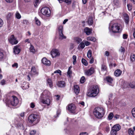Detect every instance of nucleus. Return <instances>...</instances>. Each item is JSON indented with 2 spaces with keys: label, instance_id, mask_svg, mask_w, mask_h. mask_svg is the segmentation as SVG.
<instances>
[{
  "label": "nucleus",
  "instance_id": "10",
  "mask_svg": "<svg viewBox=\"0 0 135 135\" xmlns=\"http://www.w3.org/2000/svg\"><path fill=\"white\" fill-rule=\"evenodd\" d=\"M68 109L70 112L73 113H75V110L76 109V107L74 104H71L69 105Z\"/></svg>",
  "mask_w": 135,
  "mask_h": 135
},
{
  "label": "nucleus",
  "instance_id": "3",
  "mask_svg": "<svg viewBox=\"0 0 135 135\" xmlns=\"http://www.w3.org/2000/svg\"><path fill=\"white\" fill-rule=\"evenodd\" d=\"M99 91L98 86L94 85L93 86L91 90L88 93V95L90 97H94L96 96Z\"/></svg>",
  "mask_w": 135,
  "mask_h": 135
},
{
  "label": "nucleus",
  "instance_id": "7",
  "mask_svg": "<svg viewBox=\"0 0 135 135\" xmlns=\"http://www.w3.org/2000/svg\"><path fill=\"white\" fill-rule=\"evenodd\" d=\"M51 54L52 57L54 58L56 56H59L60 54V52L57 49H53L51 51Z\"/></svg>",
  "mask_w": 135,
  "mask_h": 135
},
{
  "label": "nucleus",
  "instance_id": "61",
  "mask_svg": "<svg viewBox=\"0 0 135 135\" xmlns=\"http://www.w3.org/2000/svg\"><path fill=\"white\" fill-rule=\"evenodd\" d=\"M119 115H116L114 116V118H115L116 119H118L119 118Z\"/></svg>",
  "mask_w": 135,
  "mask_h": 135
},
{
  "label": "nucleus",
  "instance_id": "41",
  "mask_svg": "<svg viewBox=\"0 0 135 135\" xmlns=\"http://www.w3.org/2000/svg\"><path fill=\"white\" fill-rule=\"evenodd\" d=\"M113 116V114L111 113H110L108 116V118L109 120H111L112 119Z\"/></svg>",
  "mask_w": 135,
  "mask_h": 135
},
{
  "label": "nucleus",
  "instance_id": "12",
  "mask_svg": "<svg viewBox=\"0 0 135 135\" xmlns=\"http://www.w3.org/2000/svg\"><path fill=\"white\" fill-rule=\"evenodd\" d=\"M42 63L47 66H49L51 64L50 61L47 60L45 57H44L42 59Z\"/></svg>",
  "mask_w": 135,
  "mask_h": 135
},
{
  "label": "nucleus",
  "instance_id": "19",
  "mask_svg": "<svg viewBox=\"0 0 135 135\" xmlns=\"http://www.w3.org/2000/svg\"><path fill=\"white\" fill-rule=\"evenodd\" d=\"M74 91L76 94H78L79 92V87L78 85H75L74 86Z\"/></svg>",
  "mask_w": 135,
  "mask_h": 135
},
{
  "label": "nucleus",
  "instance_id": "20",
  "mask_svg": "<svg viewBox=\"0 0 135 135\" xmlns=\"http://www.w3.org/2000/svg\"><path fill=\"white\" fill-rule=\"evenodd\" d=\"M122 73V71L120 70L117 69L115 71L114 74L116 76H119L121 75Z\"/></svg>",
  "mask_w": 135,
  "mask_h": 135
},
{
  "label": "nucleus",
  "instance_id": "9",
  "mask_svg": "<svg viewBox=\"0 0 135 135\" xmlns=\"http://www.w3.org/2000/svg\"><path fill=\"white\" fill-rule=\"evenodd\" d=\"M51 96V95L50 92L47 90H45L41 94L40 97L50 98Z\"/></svg>",
  "mask_w": 135,
  "mask_h": 135
},
{
  "label": "nucleus",
  "instance_id": "15",
  "mask_svg": "<svg viewBox=\"0 0 135 135\" xmlns=\"http://www.w3.org/2000/svg\"><path fill=\"white\" fill-rule=\"evenodd\" d=\"M19 46H14L13 48V52L15 54H18L20 52V49Z\"/></svg>",
  "mask_w": 135,
  "mask_h": 135
},
{
  "label": "nucleus",
  "instance_id": "26",
  "mask_svg": "<svg viewBox=\"0 0 135 135\" xmlns=\"http://www.w3.org/2000/svg\"><path fill=\"white\" fill-rule=\"evenodd\" d=\"M63 26L62 25H60L58 27V31L59 33L63 32Z\"/></svg>",
  "mask_w": 135,
  "mask_h": 135
},
{
  "label": "nucleus",
  "instance_id": "37",
  "mask_svg": "<svg viewBox=\"0 0 135 135\" xmlns=\"http://www.w3.org/2000/svg\"><path fill=\"white\" fill-rule=\"evenodd\" d=\"M35 20L36 24L38 26H40L41 25V22L36 17H35Z\"/></svg>",
  "mask_w": 135,
  "mask_h": 135
},
{
  "label": "nucleus",
  "instance_id": "45",
  "mask_svg": "<svg viewBox=\"0 0 135 135\" xmlns=\"http://www.w3.org/2000/svg\"><path fill=\"white\" fill-rule=\"evenodd\" d=\"M59 73L60 75H61V70H58L55 71L54 72V73Z\"/></svg>",
  "mask_w": 135,
  "mask_h": 135
},
{
  "label": "nucleus",
  "instance_id": "16",
  "mask_svg": "<svg viewBox=\"0 0 135 135\" xmlns=\"http://www.w3.org/2000/svg\"><path fill=\"white\" fill-rule=\"evenodd\" d=\"M57 85L60 87H63L65 86V83L64 81H60L58 82Z\"/></svg>",
  "mask_w": 135,
  "mask_h": 135
},
{
  "label": "nucleus",
  "instance_id": "55",
  "mask_svg": "<svg viewBox=\"0 0 135 135\" xmlns=\"http://www.w3.org/2000/svg\"><path fill=\"white\" fill-rule=\"evenodd\" d=\"M129 85L132 88H135V86L134 85L131 83H130L129 84Z\"/></svg>",
  "mask_w": 135,
  "mask_h": 135
},
{
  "label": "nucleus",
  "instance_id": "47",
  "mask_svg": "<svg viewBox=\"0 0 135 135\" xmlns=\"http://www.w3.org/2000/svg\"><path fill=\"white\" fill-rule=\"evenodd\" d=\"M135 58V56L134 55H131L130 59L132 61H133L134 60Z\"/></svg>",
  "mask_w": 135,
  "mask_h": 135
},
{
  "label": "nucleus",
  "instance_id": "8",
  "mask_svg": "<svg viewBox=\"0 0 135 135\" xmlns=\"http://www.w3.org/2000/svg\"><path fill=\"white\" fill-rule=\"evenodd\" d=\"M45 97H40V99L41 102L44 104H46L48 105H49L50 104V98L45 99Z\"/></svg>",
  "mask_w": 135,
  "mask_h": 135
},
{
  "label": "nucleus",
  "instance_id": "31",
  "mask_svg": "<svg viewBox=\"0 0 135 135\" xmlns=\"http://www.w3.org/2000/svg\"><path fill=\"white\" fill-rule=\"evenodd\" d=\"M117 132V131L114 130V129H113L112 128L110 131V134L112 135H116Z\"/></svg>",
  "mask_w": 135,
  "mask_h": 135
},
{
  "label": "nucleus",
  "instance_id": "13",
  "mask_svg": "<svg viewBox=\"0 0 135 135\" xmlns=\"http://www.w3.org/2000/svg\"><path fill=\"white\" fill-rule=\"evenodd\" d=\"M94 69L93 68H91L90 69L86 70L85 72V74L87 75H90L94 72Z\"/></svg>",
  "mask_w": 135,
  "mask_h": 135
},
{
  "label": "nucleus",
  "instance_id": "5",
  "mask_svg": "<svg viewBox=\"0 0 135 135\" xmlns=\"http://www.w3.org/2000/svg\"><path fill=\"white\" fill-rule=\"evenodd\" d=\"M9 102L12 106H16L18 104V101L16 97L13 96L11 98Z\"/></svg>",
  "mask_w": 135,
  "mask_h": 135
},
{
  "label": "nucleus",
  "instance_id": "50",
  "mask_svg": "<svg viewBox=\"0 0 135 135\" xmlns=\"http://www.w3.org/2000/svg\"><path fill=\"white\" fill-rule=\"evenodd\" d=\"M36 131L35 130H32L31 131L30 133V135H34L36 133Z\"/></svg>",
  "mask_w": 135,
  "mask_h": 135
},
{
  "label": "nucleus",
  "instance_id": "4",
  "mask_svg": "<svg viewBox=\"0 0 135 135\" xmlns=\"http://www.w3.org/2000/svg\"><path fill=\"white\" fill-rule=\"evenodd\" d=\"M41 12L43 15L47 17L50 16L51 13L50 9L47 7L43 8L41 10Z\"/></svg>",
  "mask_w": 135,
  "mask_h": 135
},
{
  "label": "nucleus",
  "instance_id": "43",
  "mask_svg": "<svg viewBox=\"0 0 135 135\" xmlns=\"http://www.w3.org/2000/svg\"><path fill=\"white\" fill-rule=\"evenodd\" d=\"M71 0H64V1L68 4H70L71 3Z\"/></svg>",
  "mask_w": 135,
  "mask_h": 135
},
{
  "label": "nucleus",
  "instance_id": "2",
  "mask_svg": "<svg viewBox=\"0 0 135 135\" xmlns=\"http://www.w3.org/2000/svg\"><path fill=\"white\" fill-rule=\"evenodd\" d=\"M109 26L111 27L112 31L113 32H119L121 31V26L119 24L113 23V22L112 21L110 23Z\"/></svg>",
  "mask_w": 135,
  "mask_h": 135
},
{
  "label": "nucleus",
  "instance_id": "52",
  "mask_svg": "<svg viewBox=\"0 0 135 135\" xmlns=\"http://www.w3.org/2000/svg\"><path fill=\"white\" fill-rule=\"evenodd\" d=\"M120 51L121 52H122L123 53H124L125 52V50L124 48V47L121 46L120 47Z\"/></svg>",
  "mask_w": 135,
  "mask_h": 135
},
{
  "label": "nucleus",
  "instance_id": "60",
  "mask_svg": "<svg viewBox=\"0 0 135 135\" xmlns=\"http://www.w3.org/2000/svg\"><path fill=\"white\" fill-rule=\"evenodd\" d=\"M128 35L126 34H123V38L124 39H126L127 38Z\"/></svg>",
  "mask_w": 135,
  "mask_h": 135
},
{
  "label": "nucleus",
  "instance_id": "27",
  "mask_svg": "<svg viewBox=\"0 0 135 135\" xmlns=\"http://www.w3.org/2000/svg\"><path fill=\"white\" fill-rule=\"evenodd\" d=\"M72 68L71 66H70L67 72V74L69 77L70 76V75L72 74V71L71 70V69Z\"/></svg>",
  "mask_w": 135,
  "mask_h": 135
},
{
  "label": "nucleus",
  "instance_id": "44",
  "mask_svg": "<svg viewBox=\"0 0 135 135\" xmlns=\"http://www.w3.org/2000/svg\"><path fill=\"white\" fill-rule=\"evenodd\" d=\"M127 7L129 11H131L132 9V5L130 4H127Z\"/></svg>",
  "mask_w": 135,
  "mask_h": 135
},
{
  "label": "nucleus",
  "instance_id": "40",
  "mask_svg": "<svg viewBox=\"0 0 135 135\" xmlns=\"http://www.w3.org/2000/svg\"><path fill=\"white\" fill-rule=\"evenodd\" d=\"M73 64L74 65L76 62V56L73 55Z\"/></svg>",
  "mask_w": 135,
  "mask_h": 135
},
{
  "label": "nucleus",
  "instance_id": "29",
  "mask_svg": "<svg viewBox=\"0 0 135 135\" xmlns=\"http://www.w3.org/2000/svg\"><path fill=\"white\" fill-rule=\"evenodd\" d=\"M128 132L129 135H134V133L133 130L131 128H129L128 131Z\"/></svg>",
  "mask_w": 135,
  "mask_h": 135
},
{
  "label": "nucleus",
  "instance_id": "23",
  "mask_svg": "<svg viewBox=\"0 0 135 135\" xmlns=\"http://www.w3.org/2000/svg\"><path fill=\"white\" fill-rule=\"evenodd\" d=\"M88 23L89 25H92L93 23V18L92 17H89L88 21Z\"/></svg>",
  "mask_w": 135,
  "mask_h": 135
},
{
  "label": "nucleus",
  "instance_id": "35",
  "mask_svg": "<svg viewBox=\"0 0 135 135\" xmlns=\"http://www.w3.org/2000/svg\"><path fill=\"white\" fill-rule=\"evenodd\" d=\"M124 17L125 22L127 24H128L129 22V16L127 15H126Z\"/></svg>",
  "mask_w": 135,
  "mask_h": 135
},
{
  "label": "nucleus",
  "instance_id": "1",
  "mask_svg": "<svg viewBox=\"0 0 135 135\" xmlns=\"http://www.w3.org/2000/svg\"><path fill=\"white\" fill-rule=\"evenodd\" d=\"M105 111L102 107H97L94 111V114L97 118L100 119L103 117L104 115Z\"/></svg>",
  "mask_w": 135,
  "mask_h": 135
},
{
  "label": "nucleus",
  "instance_id": "48",
  "mask_svg": "<svg viewBox=\"0 0 135 135\" xmlns=\"http://www.w3.org/2000/svg\"><path fill=\"white\" fill-rule=\"evenodd\" d=\"M23 23L24 25H28L29 23V22L28 20H25L23 21Z\"/></svg>",
  "mask_w": 135,
  "mask_h": 135
},
{
  "label": "nucleus",
  "instance_id": "21",
  "mask_svg": "<svg viewBox=\"0 0 135 135\" xmlns=\"http://www.w3.org/2000/svg\"><path fill=\"white\" fill-rule=\"evenodd\" d=\"M47 85H48L50 88H52L53 86V83L52 82L51 79H48L47 80Z\"/></svg>",
  "mask_w": 135,
  "mask_h": 135
},
{
  "label": "nucleus",
  "instance_id": "38",
  "mask_svg": "<svg viewBox=\"0 0 135 135\" xmlns=\"http://www.w3.org/2000/svg\"><path fill=\"white\" fill-rule=\"evenodd\" d=\"M82 63L85 65H88V62L87 61L84 59H82Z\"/></svg>",
  "mask_w": 135,
  "mask_h": 135
},
{
  "label": "nucleus",
  "instance_id": "46",
  "mask_svg": "<svg viewBox=\"0 0 135 135\" xmlns=\"http://www.w3.org/2000/svg\"><path fill=\"white\" fill-rule=\"evenodd\" d=\"M132 112L133 117L135 118V107L132 109Z\"/></svg>",
  "mask_w": 135,
  "mask_h": 135
},
{
  "label": "nucleus",
  "instance_id": "30",
  "mask_svg": "<svg viewBox=\"0 0 135 135\" xmlns=\"http://www.w3.org/2000/svg\"><path fill=\"white\" fill-rule=\"evenodd\" d=\"M30 50L31 52H32L33 53H34L35 52V50L34 47L32 45H31Z\"/></svg>",
  "mask_w": 135,
  "mask_h": 135
},
{
  "label": "nucleus",
  "instance_id": "57",
  "mask_svg": "<svg viewBox=\"0 0 135 135\" xmlns=\"http://www.w3.org/2000/svg\"><path fill=\"white\" fill-rule=\"evenodd\" d=\"M30 107L32 108H33L35 107V104L34 103H31L30 104Z\"/></svg>",
  "mask_w": 135,
  "mask_h": 135
},
{
  "label": "nucleus",
  "instance_id": "63",
  "mask_svg": "<svg viewBox=\"0 0 135 135\" xmlns=\"http://www.w3.org/2000/svg\"><path fill=\"white\" fill-rule=\"evenodd\" d=\"M109 52L108 51H106L105 53V55L106 56H108L109 55Z\"/></svg>",
  "mask_w": 135,
  "mask_h": 135
},
{
  "label": "nucleus",
  "instance_id": "58",
  "mask_svg": "<svg viewBox=\"0 0 135 135\" xmlns=\"http://www.w3.org/2000/svg\"><path fill=\"white\" fill-rule=\"evenodd\" d=\"M12 66L13 67H16V68H17L18 66V64L17 63H15L13 64L12 65Z\"/></svg>",
  "mask_w": 135,
  "mask_h": 135
},
{
  "label": "nucleus",
  "instance_id": "62",
  "mask_svg": "<svg viewBox=\"0 0 135 135\" xmlns=\"http://www.w3.org/2000/svg\"><path fill=\"white\" fill-rule=\"evenodd\" d=\"M94 61V59L93 57H92L91 59L90 60L89 62L90 64H92L93 63Z\"/></svg>",
  "mask_w": 135,
  "mask_h": 135
},
{
  "label": "nucleus",
  "instance_id": "6",
  "mask_svg": "<svg viewBox=\"0 0 135 135\" xmlns=\"http://www.w3.org/2000/svg\"><path fill=\"white\" fill-rule=\"evenodd\" d=\"M9 42L12 45H15L18 42L16 38L13 35H12L8 38Z\"/></svg>",
  "mask_w": 135,
  "mask_h": 135
},
{
  "label": "nucleus",
  "instance_id": "59",
  "mask_svg": "<svg viewBox=\"0 0 135 135\" xmlns=\"http://www.w3.org/2000/svg\"><path fill=\"white\" fill-rule=\"evenodd\" d=\"M90 44V43L88 41H86L85 42L84 44L86 46H88Z\"/></svg>",
  "mask_w": 135,
  "mask_h": 135
},
{
  "label": "nucleus",
  "instance_id": "42",
  "mask_svg": "<svg viewBox=\"0 0 135 135\" xmlns=\"http://www.w3.org/2000/svg\"><path fill=\"white\" fill-rule=\"evenodd\" d=\"M85 78L84 76H82L80 80V82L81 83H84L85 81Z\"/></svg>",
  "mask_w": 135,
  "mask_h": 135
},
{
  "label": "nucleus",
  "instance_id": "39",
  "mask_svg": "<svg viewBox=\"0 0 135 135\" xmlns=\"http://www.w3.org/2000/svg\"><path fill=\"white\" fill-rule=\"evenodd\" d=\"M107 69V67L106 66L104 65L103 64L102 65L101 69L103 71Z\"/></svg>",
  "mask_w": 135,
  "mask_h": 135
},
{
  "label": "nucleus",
  "instance_id": "64",
  "mask_svg": "<svg viewBox=\"0 0 135 135\" xmlns=\"http://www.w3.org/2000/svg\"><path fill=\"white\" fill-rule=\"evenodd\" d=\"M79 135H88L86 132L82 133H80Z\"/></svg>",
  "mask_w": 135,
  "mask_h": 135
},
{
  "label": "nucleus",
  "instance_id": "49",
  "mask_svg": "<svg viewBox=\"0 0 135 135\" xmlns=\"http://www.w3.org/2000/svg\"><path fill=\"white\" fill-rule=\"evenodd\" d=\"M3 57V55L2 52H0V61L2 60Z\"/></svg>",
  "mask_w": 135,
  "mask_h": 135
},
{
  "label": "nucleus",
  "instance_id": "25",
  "mask_svg": "<svg viewBox=\"0 0 135 135\" xmlns=\"http://www.w3.org/2000/svg\"><path fill=\"white\" fill-rule=\"evenodd\" d=\"M85 46L83 42H81L79 45L78 48L79 50H80V49H83Z\"/></svg>",
  "mask_w": 135,
  "mask_h": 135
},
{
  "label": "nucleus",
  "instance_id": "28",
  "mask_svg": "<svg viewBox=\"0 0 135 135\" xmlns=\"http://www.w3.org/2000/svg\"><path fill=\"white\" fill-rule=\"evenodd\" d=\"M106 79L107 81L110 83H112L113 81L112 78L109 76L107 77L106 78Z\"/></svg>",
  "mask_w": 135,
  "mask_h": 135
},
{
  "label": "nucleus",
  "instance_id": "11",
  "mask_svg": "<svg viewBox=\"0 0 135 135\" xmlns=\"http://www.w3.org/2000/svg\"><path fill=\"white\" fill-rule=\"evenodd\" d=\"M37 118V115L35 114H32L30 115L28 118L29 122L32 123L35 121Z\"/></svg>",
  "mask_w": 135,
  "mask_h": 135
},
{
  "label": "nucleus",
  "instance_id": "17",
  "mask_svg": "<svg viewBox=\"0 0 135 135\" xmlns=\"http://www.w3.org/2000/svg\"><path fill=\"white\" fill-rule=\"evenodd\" d=\"M121 128V126L119 124H116L114 125L112 128L116 131H118L120 130Z\"/></svg>",
  "mask_w": 135,
  "mask_h": 135
},
{
  "label": "nucleus",
  "instance_id": "51",
  "mask_svg": "<svg viewBox=\"0 0 135 135\" xmlns=\"http://www.w3.org/2000/svg\"><path fill=\"white\" fill-rule=\"evenodd\" d=\"M4 22L0 18V28L2 27L3 24Z\"/></svg>",
  "mask_w": 135,
  "mask_h": 135
},
{
  "label": "nucleus",
  "instance_id": "53",
  "mask_svg": "<svg viewBox=\"0 0 135 135\" xmlns=\"http://www.w3.org/2000/svg\"><path fill=\"white\" fill-rule=\"evenodd\" d=\"M12 14L11 13H9L7 15V18L9 19L12 16Z\"/></svg>",
  "mask_w": 135,
  "mask_h": 135
},
{
  "label": "nucleus",
  "instance_id": "56",
  "mask_svg": "<svg viewBox=\"0 0 135 135\" xmlns=\"http://www.w3.org/2000/svg\"><path fill=\"white\" fill-rule=\"evenodd\" d=\"M74 48V44H70L69 47V49L71 50Z\"/></svg>",
  "mask_w": 135,
  "mask_h": 135
},
{
  "label": "nucleus",
  "instance_id": "24",
  "mask_svg": "<svg viewBox=\"0 0 135 135\" xmlns=\"http://www.w3.org/2000/svg\"><path fill=\"white\" fill-rule=\"evenodd\" d=\"M75 41L77 43V44H79L80 42L82 41V39L80 38L76 37L74 38Z\"/></svg>",
  "mask_w": 135,
  "mask_h": 135
},
{
  "label": "nucleus",
  "instance_id": "22",
  "mask_svg": "<svg viewBox=\"0 0 135 135\" xmlns=\"http://www.w3.org/2000/svg\"><path fill=\"white\" fill-rule=\"evenodd\" d=\"M59 38L61 40H62L63 39H65L66 38V37L63 35V32H60L59 33Z\"/></svg>",
  "mask_w": 135,
  "mask_h": 135
},
{
  "label": "nucleus",
  "instance_id": "54",
  "mask_svg": "<svg viewBox=\"0 0 135 135\" xmlns=\"http://www.w3.org/2000/svg\"><path fill=\"white\" fill-rule=\"evenodd\" d=\"M6 83V81L4 79L2 80L1 82V84L2 85H4Z\"/></svg>",
  "mask_w": 135,
  "mask_h": 135
},
{
  "label": "nucleus",
  "instance_id": "36",
  "mask_svg": "<svg viewBox=\"0 0 135 135\" xmlns=\"http://www.w3.org/2000/svg\"><path fill=\"white\" fill-rule=\"evenodd\" d=\"M15 16L16 17L17 19H20L21 17V16L20 14L18 12H17L15 14Z\"/></svg>",
  "mask_w": 135,
  "mask_h": 135
},
{
  "label": "nucleus",
  "instance_id": "34",
  "mask_svg": "<svg viewBox=\"0 0 135 135\" xmlns=\"http://www.w3.org/2000/svg\"><path fill=\"white\" fill-rule=\"evenodd\" d=\"M41 0H34V5L36 7L38 4L41 2Z\"/></svg>",
  "mask_w": 135,
  "mask_h": 135
},
{
  "label": "nucleus",
  "instance_id": "14",
  "mask_svg": "<svg viewBox=\"0 0 135 135\" xmlns=\"http://www.w3.org/2000/svg\"><path fill=\"white\" fill-rule=\"evenodd\" d=\"M30 73L32 76L38 74V73L35 67L33 66L32 68Z\"/></svg>",
  "mask_w": 135,
  "mask_h": 135
},
{
  "label": "nucleus",
  "instance_id": "18",
  "mask_svg": "<svg viewBox=\"0 0 135 135\" xmlns=\"http://www.w3.org/2000/svg\"><path fill=\"white\" fill-rule=\"evenodd\" d=\"M92 30L88 27H86L84 29V32L87 35H89L92 32Z\"/></svg>",
  "mask_w": 135,
  "mask_h": 135
},
{
  "label": "nucleus",
  "instance_id": "32",
  "mask_svg": "<svg viewBox=\"0 0 135 135\" xmlns=\"http://www.w3.org/2000/svg\"><path fill=\"white\" fill-rule=\"evenodd\" d=\"M87 40L88 41H95L96 40V39L94 37H87Z\"/></svg>",
  "mask_w": 135,
  "mask_h": 135
},
{
  "label": "nucleus",
  "instance_id": "33",
  "mask_svg": "<svg viewBox=\"0 0 135 135\" xmlns=\"http://www.w3.org/2000/svg\"><path fill=\"white\" fill-rule=\"evenodd\" d=\"M87 56L88 58L91 59V51L89 50L88 51Z\"/></svg>",
  "mask_w": 135,
  "mask_h": 135
}]
</instances>
